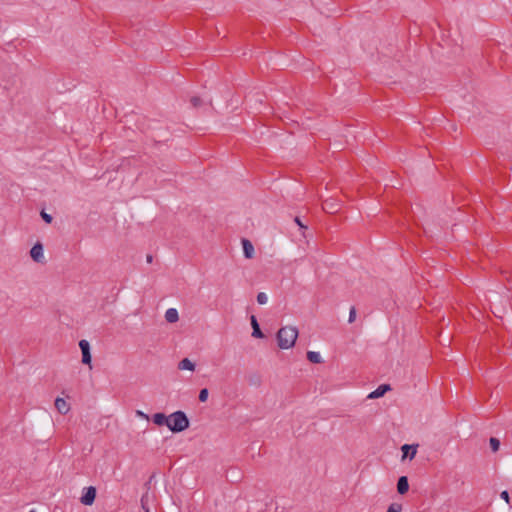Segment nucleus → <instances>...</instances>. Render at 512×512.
<instances>
[{"label": "nucleus", "mask_w": 512, "mask_h": 512, "mask_svg": "<svg viewBox=\"0 0 512 512\" xmlns=\"http://www.w3.org/2000/svg\"><path fill=\"white\" fill-rule=\"evenodd\" d=\"M298 337V329L293 326H285L278 330L276 334L278 346L281 349H289L295 345Z\"/></svg>", "instance_id": "f257e3e1"}, {"label": "nucleus", "mask_w": 512, "mask_h": 512, "mask_svg": "<svg viewBox=\"0 0 512 512\" xmlns=\"http://www.w3.org/2000/svg\"><path fill=\"white\" fill-rule=\"evenodd\" d=\"M190 420L184 411L178 410L169 415L168 428L173 433H180L188 429Z\"/></svg>", "instance_id": "f03ea898"}, {"label": "nucleus", "mask_w": 512, "mask_h": 512, "mask_svg": "<svg viewBox=\"0 0 512 512\" xmlns=\"http://www.w3.org/2000/svg\"><path fill=\"white\" fill-rule=\"evenodd\" d=\"M79 347L82 352V360H81L82 363L85 365L91 366L92 355H91L90 343L87 340L82 339L79 341Z\"/></svg>", "instance_id": "7ed1b4c3"}, {"label": "nucleus", "mask_w": 512, "mask_h": 512, "mask_svg": "<svg viewBox=\"0 0 512 512\" xmlns=\"http://www.w3.org/2000/svg\"><path fill=\"white\" fill-rule=\"evenodd\" d=\"M96 488L93 486H89L84 488L83 494L80 498V501L83 505L90 506L94 503L96 498Z\"/></svg>", "instance_id": "20e7f679"}, {"label": "nucleus", "mask_w": 512, "mask_h": 512, "mask_svg": "<svg viewBox=\"0 0 512 512\" xmlns=\"http://www.w3.org/2000/svg\"><path fill=\"white\" fill-rule=\"evenodd\" d=\"M43 245L42 243L40 242H36L31 250H30V256L31 258L35 261V262H38V263H41L43 258H44V255H43Z\"/></svg>", "instance_id": "39448f33"}, {"label": "nucleus", "mask_w": 512, "mask_h": 512, "mask_svg": "<svg viewBox=\"0 0 512 512\" xmlns=\"http://www.w3.org/2000/svg\"><path fill=\"white\" fill-rule=\"evenodd\" d=\"M391 385L390 384H381L379 385L374 391L370 392L367 396L368 399H378L383 397L388 391H390Z\"/></svg>", "instance_id": "423d86ee"}, {"label": "nucleus", "mask_w": 512, "mask_h": 512, "mask_svg": "<svg viewBox=\"0 0 512 512\" xmlns=\"http://www.w3.org/2000/svg\"><path fill=\"white\" fill-rule=\"evenodd\" d=\"M251 327H252V336L254 338L262 339L265 337L264 333L260 329V325L257 321L255 315H251L250 317Z\"/></svg>", "instance_id": "0eeeda50"}, {"label": "nucleus", "mask_w": 512, "mask_h": 512, "mask_svg": "<svg viewBox=\"0 0 512 512\" xmlns=\"http://www.w3.org/2000/svg\"><path fill=\"white\" fill-rule=\"evenodd\" d=\"M409 490V481L407 476H400L397 481V492L404 495Z\"/></svg>", "instance_id": "6e6552de"}, {"label": "nucleus", "mask_w": 512, "mask_h": 512, "mask_svg": "<svg viewBox=\"0 0 512 512\" xmlns=\"http://www.w3.org/2000/svg\"><path fill=\"white\" fill-rule=\"evenodd\" d=\"M242 248L245 258L251 259L254 256V246L248 239H242Z\"/></svg>", "instance_id": "1a4fd4ad"}, {"label": "nucleus", "mask_w": 512, "mask_h": 512, "mask_svg": "<svg viewBox=\"0 0 512 512\" xmlns=\"http://www.w3.org/2000/svg\"><path fill=\"white\" fill-rule=\"evenodd\" d=\"M55 407L57 409V411L62 414V415H65L68 413V411L70 410V406L69 404L66 402L65 399L61 398V397H57L55 399Z\"/></svg>", "instance_id": "9d476101"}, {"label": "nucleus", "mask_w": 512, "mask_h": 512, "mask_svg": "<svg viewBox=\"0 0 512 512\" xmlns=\"http://www.w3.org/2000/svg\"><path fill=\"white\" fill-rule=\"evenodd\" d=\"M152 421L157 426H164L165 425V426L168 427L169 416H166L162 412H158V413H155V414L152 415Z\"/></svg>", "instance_id": "9b49d317"}, {"label": "nucleus", "mask_w": 512, "mask_h": 512, "mask_svg": "<svg viewBox=\"0 0 512 512\" xmlns=\"http://www.w3.org/2000/svg\"><path fill=\"white\" fill-rule=\"evenodd\" d=\"M417 447L418 445H410V444H404L401 447L403 458H410L413 459L417 453Z\"/></svg>", "instance_id": "f8f14e48"}, {"label": "nucleus", "mask_w": 512, "mask_h": 512, "mask_svg": "<svg viewBox=\"0 0 512 512\" xmlns=\"http://www.w3.org/2000/svg\"><path fill=\"white\" fill-rule=\"evenodd\" d=\"M247 382L250 386L260 387L262 384V377L259 373L253 372L247 376Z\"/></svg>", "instance_id": "ddd939ff"}, {"label": "nucleus", "mask_w": 512, "mask_h": 512, "mask_svg": "<svg viewBox=\"0 0 512 512\" xmlns=\"http://www.w3.org/2000/svg\"><path fill=\"white\" fill-rule=\"evenodd\" d=\"M165 319L168 323H175L179 319V314L177 309L175 308H169L165 312Z\"/></svg>", "instance_id": "4468645a"}, {"label": "nucleus", "mask_w": 512, "mask_h": 512, "mask_svg": "<svg viewBox=\"0 0 512 512\" xmlns=\"http://www.w3.org/2000/svg\"><path fill=\"white\" fill-rule=\"evenodd\" d=\"M178 369L179 370H189L194 371L195 370V363H193L190 359L184 358L178 363Z\"/></svg>", "instance_id": "2eb2a0df"}, {"label": "nucleus", "mask_w": 512, "mask_h": 512, "mask_svg": "<svg viewBox=\"0 0 512 512\" xmlns=\"http://www.w3.org/2000/svg\"><path fill=\"white\" fill-rule=\"evenodd\" d=\"M307 359H308V361H310L311 363H314V364H319L322 362L321 355L315 351H308Z\"/></svg>", "instance_id": "dca6fc26"}, {"label": "nucleus", "mask_w": 512, "mask_h": 512, "mask_svg": "<svg viewBox=\"0 0 512 512\" xmlns=\"http://www.w3.org/2000/svg\"><path fill=\"white\" fill-rule=\"evenodd\" d=\"M490 448L493 452H497L500 448V440L496 437H491L489 439Z\"/></svg>", "instance_id": "f3484780"}, {"label": "nucleus", "mask_w": 512, "mask_h": 512, "mask_svg": "<svg viewBox=\"0 0 512 512\" xmlns=\"http://www.w3.org/2000/svg\"><path fill=\"white\" fill-rule=\"evenodd\" d=\"M209 396V391L207 388H203L200 390L198 399L200 402H206Z\"/></svg>", "instance_id": "a211bd4d"}, {"label": "nucleus", "mask_w": 512, "mask_h": 512, "mask_svg": "<svg viewBox=\"0 0 512 512\" xmlns=\"http://www.w3.org/2000/svg\"><path fill=\"white\" fill-rule=\"evenodd\" d=\"M190 103L194 108H198L203 104V100L198 96H193L190 99Z\"/></svg>", "instance_id": "6ab92c4d"}, {"label": "nucleus", "mask_w": 512, "mask_h": 512, "mask_svg": "<svg viewBox=\"0 0 512 512\" xmlns=\"http://www.w3.org/2000/svg\"><path fill=\"white\" fill-rule=\"evenodd\" d=\"M257 302L260 304V305H264L267 303L268 301V297L267 295L264 293V292H259L257 294Z\"/></svg>", "instance_id": "aec40b11"}, {"label": "nucleus", "mask_w": 512, "mask_h": 512, "mask_svg": "<svg viewBox=\"0 0 512 512\" xmlns=\"http://www.w3.org/2000/svg\"><path fill=\"white\" fill-rule=\"evenodd\" d=\"M402 505L399 503H392L389 505L386 512H401Z\"/></svg>", "instance_id": "412c9836"}, {"label": "nucleus", "mask_w": 512, "mask_h": 512, "mask_svg": "<svg viewBox=\"0 0 512 512\" xmlns=\"http://www.w3.org/2000/svg\"><path fill=\"white\" fill-rule=\"evenodd\" d=\"M40 215L44 222H46L47 224H50L53 221L52 215L46 213L45 210H42Z\"/></svg>", "instance_id": "4be33fe9"}, {"label": "nucleus", "mask_w": 512, "mask_h": 512, "mask_svg": "<svg viewBox=\"0 0 512 512\" xmlns=\"http://www.w3.org/2000/svg\"><path fill=\"white\" fill-rule=\"evenodd\" d=\"M355 319H356V309H355V307H354V306H352V307L350 308L348 322H349V323H352V322H354V321H355Z\"/></svg>", "instance_id": "5701e85b"}, {"label": "nucleus", "mask_w": 512, "mask_h": 512, "mask_svg": "<svg viewBox=\"0 0 512 512\" xmlns=\"http://www.w3.org/2000/svg\"><path fill=\"white\" fill-rule=\"evenodd\" d=\"M501 499H503L507 504H510V496L507 490H504L500 493Z\"/></svg>", "instance_id": "b1692460"}, {"label": "nucleus", "mask_w": 512, "mask_h": 512, "mask_svg": "<svg viewBox=\"0 0 512 512\" xmlns=\"http://www.w3.org/2000/svg\"><path fill=\"white\" fill-rule=\"evenodd\" d=\"M146 495H143L141 497V507L142 509L146 512V509H149L148 505H147V500H146Z\"/></svg>", "instance_id": "393cba45"}, {"label": "nucleus", "mask_w": 512, "mask_h": 512, "mask_svg": "<svg viewBox=\"0 0 512 512\" xmlns=\"http://www.w3.org/2000/svg\"><path fill=\"white\" fill-rule=\"evenodd\" d=\"M294 222L300 227V229H307V226L303 224L298 216L294 218Z\"/></svg>", "instance_id": "a878e982"}, {"label": "nucleus", "mask_w": 512, "mask_h": 512, "mask_svg": "<svg viewBox=\"0 0 512 512\" xmlns=\"http://www.w3.org/2000/svg\"><path fill=\"white\" fill-rule=\"evenodd\" d=\"M137 415H138V416H140V417H142V418H145V419H147V420L149 419L148 415H147V414H145V413H143L142 411H139V410H138V411H137Z\"/></svg>", "instance_id": "bb28decb"}, {"label": "nucleus", "mask_w": 512, "mask_h": 512, "mask_svg": "<svg viewBox=\"0 0 512 512\" xmlns=\"http://www.w3.org/2000/svg\"><path fill=\"white\" fill-rule=\"evenodd\" d=\"M146 261H147V263H152V261H153V256H152V255H150V254H148V255L146 256Z\"/></svg>", "instance_id": "cd10ccee"}, {"label": "nucleus", "mask_w": 512, "mask_h": 512, "mask_svg": "<svg viewBox=\"0 0 512 512\" xmlns=\"http://www.w3.org/2000/svg\"><path fill=\"white\" fill-rule=\"evenodd\" d=\"M146 512H150V509H146Z\"/></svg>", "instance_id": "c85d7f7f"}, {"label": "nucleus", "mask_w": 512, "mask_h": 512, "mask_svg": "<svg viewBox=\"0 0 512 512\" xmlns=\"http://www.w3.org/2000/svg\"><path fill=\"white\" fill-rule=\"evenodd\" d=\"M29 512H36V511H35V510H31V511H29Z\"/></svg>", "instance_id": "c756f323"}]
</instances>
